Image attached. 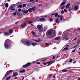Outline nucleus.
Here are the masks:
<instances>
[{"mask_svg":"<svg viewBox=\"0 0 80 80\" xmlns=\"http://www.w3.org/2000/svg\"><path fill=\"white\" fill-rule=\"evenodd\" d=\"M12 43L13 42L9 39L6 40L4 44V47L6 49H8L12 46Z\"/></svg>","mask_w":80,"mask_h":80,"instance_id":"f257e3e1","label":"nucleus"},{"mask_svg":"<svg viewBox=\"0 0 80 80\" xmlns=\"http://www.w3.org/2000/svg\"><path fill=\"white\" fill-rule=\"evenodd\" d=\"M24 42L25 45H26L27 46H30L31 45V42H30V41L28 40V39H26L24 40Z\"/></svg>","mask_w":80,"mask_h":80,"instance_id":"f03ea898","label":"nucleus"},{"mask_svg":"<svg viewBox=\"0 0 80 80\" xmlns=\"http://www.w3.org/2000/svg\"><path fill=\"white\" fill-rule=\"evenodd\" d=\"M80 2H77L76 4V6H75L74 7V10L76 11H77V10H78V7H79V5H80Z\"/></svg>","mask_w":80,"mask_h":80,"instance_id":"7ed1b4c3","label":"nucleus"},{"mask_svg":"<svg viewBox=\"0 0 80 80\" xmlns=\"http://www.w3.org/2000/svg\"><path fill=\"white\" fill-rule=\"evenodd\" d=\"M13 72V71L10 70L9 71H8L6 73L5 77H7V76H8V75H9L10 74V73H12Z\"/></svg>","mask_w":80,"mask_h":80,"instance_id":"20e7f679","label":"nucleus"},{"mask_svg":"<svg viewBox=\"0 0 80 80\" xmlns=\"http://www.w3.org/2000/svg\"><path fill=\"white\" fill-rule=\"evenodd\" d=\"M47 33L48 35L50 36L52 34L53 32H52V30H49L47 31Z\"/></svg>","mask_w":80,"mask_h":80,"instance_id":"39448f33","label":"nucleus"},{"mask_svg":"<svg viewBox=\"0 0 80 80\" xmlns=\"http://www.w3.org/2000/svg\"><path fill=\"white\" fill-rule=\"evenodd\" d=\"M27 26V23H24L23 24H22L21 25V27L22 28H25Z\"/></svg>","mask_w":80,"mask_h":80,"instance_id":"423d86ee","label":"nucleus"},{"mask_svg":"<svg viewBox=\"0 0 80 80\" xmlns=\"http://www.w3.org/2000/svg\"><path fill=\"white\" fill-rule=\"evenodd\" d=\"M32 10V12H35V10H37V7H33L32 8H31Z\"/></svg>","mask_w":80,"mask_h":80,"instance_id":"0eeeda50","label":"nucleus"},{"mask_svg":"<svg viewBox=\"0 0 80 80\" xmlns=\"http://www.w3.org/2000/svg\"><path fill=\"white\" fill-rule=\"evenodd\" d=\"M37 28L38 29V30H40V29H42V26L41 25H38L37 26Z\"/></svg>","mask_w":80,"mask_h":80,"instance_id":"6e6552de","label":"nucleus"},{"mask_svg":"<svg viewBox=\"0 0 80 80\" xmlns=\"http://www.w3.org/2000/svg\"><path fill=\"white\" fill-rule=\"evenodd\" d=\"M53 63V61H49L48 62V65L47 66H49V65H50L52 64Z\"/></svg>","mask_w":80,"mask_h":80,"instance_id":"1a4fd4ad","label":"nucleus"},{"mask_svg":"<svg viewBox=\"0 0 80 80\" xmlns=\"http://www.w3.org/2000/svg\"><path fill=\"white\" fill-rule=\"evenodd\" d=\"M45 18H41L39 19L40 22H43V21H45Z\"/></svg>","mask_w":80,"mask_h":80,"instance_id":"9d476101","label":"nucleus"},{"mask_svg":"<svg viewBox=\"0 0 80 80\" xmlns=\"http://www.w3.org/2000/svg\"><path fill=\"white\" fill-rule=\"evenodd\" d=\"M4 36H8V35H10V34L6 32L4 33Z\"/></svg>","mask_w":80,"mask_h":80,"instance_id":"9b49d317","label":"nucleus"},{"mask_svg":"<svg viewBox=\"0 0 80 80\" xmlns=\"http://www.w3.org/2000/svg\"><path fill=\"white\" fill-rule=\"evenodd\" d=\"M31 45H32L33 47L34 46H35V45H37L38 44L37 42H32V43L31 44Z\"/></svg>","mask_w":80,"mask_h":80,"instance_id":"f8f14e48","label":"nucleus"},{"mask_svg":"<svg viewBox=\"0 0 80 80\" xmlns=\"http://www.w3.org/2000/svg\"><path fill=\"white\" fill-rule=\"evenodd\" d=\"M61 39V37L60 36L57 37L55 38V40H60Z\"/></svg>","mask_w":80,"mask_h":80,"instance_id":"ddd939ff","label":"nucleus"},{"mask_svg":"<svg viewBox=\"0 0 80 80\" xmlns=\"http://www.w3.org/2000/svg\"><path fill=\"white\" fill-rule=\"evenodd\" d=\"M18 73L17 72H15L14 74L12 76V77H16L17 75H18Z\"/></svg>","mask_w":80,"mask_h":80,"instance_id":"4468645a","label":"nucleus"},{"mask_svg":"<svg viewBox=\"0 0 80 80\" xmlns=\"http://www.w3.org/2000/svg\"><path fill=\"white\" fill-rule=\"evenodd\" d=\"M58 13H54V14H52V16L55 15V17H57L58 16Z\"/></svg>","mask_w":80,"mask_h":80,"instance_id":"2eb2a0df","label":"nucleus"},{"mask_svg":"<svg viewBox=\"0 0 80 80\" xmlns=\"http://www.w3.org/2000/svg\"><path fill=\"white\" fill-rule=\"evenodd\" d=\"M62 72H68V70H67V69H64L62 70Z\"/></svg>","mask_w":80,"mask_h":80,"instance_id":"dca6fc26","label":"nucleus"},{"mask_svg":"<svg viewBox=\"0 0 80 80\" xmlns=\"http://www.w3.org/2000/svg\"><path fill=\"white\" fill-rule=\"evenodd\" d=\"M28 11V12L29 11V12L30 13H32V9L31 8H29Z\"/></svg>","mask_w":80,"mask_h":80,"instance_id":"f3484780","label":"nucleus"},{"mask_svg":"<svg viewBox=\"0 0 80 80\" xmlns=\"http://www.w3.org/2000/svg\"><path fill=\"white\" fill-rule=\"evenodd\" d=\"M13 32V31L12 29H11L9 30V33H12Z\"/></svg>","mask_w":80,"mask_h":80,"instance_id":"a211bd4d","label":"nucleus"},{"mask_svg":"<svg viewBox=\"0 0 80 80\" xmlns=\"http://www.w3.org/2000/svg\"><path fill=\"white\" fill-rule=\"evenodd\" d=\"M27 66L29 67V66H30L31 65V62H28L26 64Z\"/></svg>","mask_w":80,"mask_h":80,"instance_id":"6ab92c4d","label":"nucleus"},{"mask_svg":"<svg viewBox=\"0 0 80 80\" xmlns=\"http://www.w3.org/2000/svg\"><path fill=\"white\" fill-rule=\"evenodd\" d=\"M35 42H40L41 41V40L40 38H38V40H34Z\"/></svg>","mask_w":80,"mask_h":80,"instance_id":"aec40b11","label":"nucleus"},{"mask_svg":"<svg viewBox=\"0 0 80 80\" xmlns=\"http://www.w3.org/2000/svg\"><path fill=\"white\" fill-rule=\"evenodd\" d=\"M70 3L68 4L66 6V8H69V7H70Z\"/></svg>","mask_w":80,"mask_h":80,"instance_id":"412c9836","label":"nucleus"},{"mask_svg":"<svg viewBox=\"0 0 80 80\" xmlns=\"http://www.w3.org/2000/svg\"><path fill=\"white\" fill-rule=\"evenodd\" d=\"M11 77H11V76H9L8 77H7V78L6 79V80H10V78H11Z\"/></svg>","mask_w":80,"mask_h":80,"instance_id":"4be33fe9","label":"nucleus"},{"mask_svg":"<svg viewBox=\"0 0 80 80\" xmlns=\"http://www.w3.org/2000/svg\"><path fill=\"white\" fill-rule=\"evenodd\" d=\"M25 72V70L23 69L22 70L20 71V73H24V72Z\"/></svg>","mask_w":80,"mask_h":80,"instance_id":"5701e85b","label":"nucleus"},{"mask_svg":"<svg viewBox=\"0 0 80 80\" xmlns=\"http://www.w3.org/2000/svg\"><path fill=\"white\" fill-rule=\"evenodd\" d=\"M22 67H23V68H27V67H28L27 65V64H26L25 65H23L22 66Z\"/></svg>","mask_w":80,"mask_h":80,"instance_id":"b1692460","label":"nucleus"},{"mask_svg":"<svg viewBox=\"0 0 80 80\" xmlns=\"http://www.w3.org/2000/svg\"><path fill=\"white\" fill-rule=\"evenodd\" d=\"M47 60V58H42L41 59V60L43 62H44V61H45V60Z\"/></svg>","mask_w":80,"mask_h":80,"instance_id":"393cba45","label":"nucleus"},{"mask_svg":"<svg viewBox=\"0 0 80 80\" xmlns=\"http://www.w3.org/2000/svg\"><path fill=\"white\" fill-rule=\"evenodd\" d=\"M65 4V2H62L61 4L60 5L61 6H63Z\"/></svg>","mask_w":80,"mask_h":80,"instance_id":"a878e982","label":"nucleus"},{"mask_svg":"<svg viewBox=\"0 0 80 80\" xmlns=\"http://www.w3.org/2000/svg\"><path fill=\"white\" fill-rule=\"evenodd\" d=\"M5 7L6 8H8V3H6L5 5Z\"/></svg>","mask_w":80,"mask_h":80,"instance_id":"bb28decb","label":"nucleus"},{"mask_svg":"<svg viewBox=\"0 0 80 80\" xmlns=\"http://www.w3.org/2000/svg\"><path fill=\"white\" fill-rule=\"evenodd\" d=\"M52 74H50L49 75V78H51L52 77Z\"/></svg>","mask_w":80,"mask_h":80,"instance_id":"cd10ccee","label":"nucleus"},{"mask_svg":"<svg viewBox=\"0 0 80 80\" xmlns=\"http://www.w3.org/2000/svg\"><path fill=\"white\" fill-rule=\"evenodd\" d=\"M68 48H65L63 50H62V51H64V50H68Z\"/></svg>","mask_w":80,"mask_h":80,"instance_id":"c85d7f7f","label":"nucleus"},{"mask_svg":"<svg viewBox=\"0 0 80 80\" xmlns=\"http://www.w3.org/2000/svg\"><path fill=\"white\" fill-rule=\"evenodd\" d=\"M28 23L29 24H32L33 23V21H29L28 22Z\"/></svg>","mask_w":80,"mask_h":80,"instance_id":"c756f323","label":"nucleus"},{"mask_svg":"<svg viewBox=\"0 0 80 80\" xmlns=\"http://www.w3.org/2000/svg\"><path fill=\"white\" fill-rule=\"evenodd\" d=\"M67 36L66 35H64V36H63V38H64V39H67Z\"/></svg>","mask_w":80,"mask_h":80,"instance_id":"7c9ffc66","label":"nucleus"},{"mask_svg":"<svg viewBox=\"0 0 80 80\" xmlns=\"http://www.w3.org/2000/svg\"><path fill=\"white\" fill-rule=\"evenodd\" d=\"M49 22H53V19H49Z\"/></svg>","mask_w":80,"mask_h":80,"instance_id":"2f4dec72","label":"nucleus"},{"mask_svg":"<svg viewBox=\"0 0 80 80\" xmlns=\"http://www.w3.org/2000/svg\"><path fill=\"white\" fill-rule=\"evenodd\" d=\"M60 20H63V16H60Z\"/></svg>","mask_w":80,"mask_h":80,"instance_id":"473e14b6","label":"nucleus"},{"mask_svg":"<svg viewBox=\"0 0 80 80\" xmlns=\"http://www.w3.org/2000/svg\"><path fill=\"white\" fill-rule=\"evenodd\" d=\"M42 64H43L44 65H47L48 64V62H42Z\"/></svg>","mask_w":80,"mask_h":80,"instance_id":"72a5a7b5","label":"nucleus"},{"mask_svg":"<svg viewBox=\"0 0 80 80\" xmlns=\"http://www.w3.org/2000/svg\"><path fill=\"white\" fill-rule=\"evenodd\" d=\"M13 8V5H11V6L10 7V8H9V9L10 10V8Z\"/></svg>","mask_w":80,"mask_h":80,"instance_id":"f704fd0d","label":"nucleus"},{"mask_svg":"<svg viewBox=\"0 0 80 80\" xmlns=\"http://www.w3.org/2000/svg\"><path fill=\"white\" fill-rule=\"evenodd\" d=\"M56 23H58V22H59V20H58V19H57L56 20Z\"/></svg>","mask_w":80,"mask_h":80,"instance_id":"c9c22d12","label":"nucleus"},{"mask_svg":"<svg viewBox=\"0 0 80 80\" xmlns=\"http://www.w3.org/2000/svg\"><path fill=\"white\" fill-rule=\"evenodd\" d=\"M18 8H22V5L21 4L18 6Z\"/></svg>","mask_w":80,"mask_h":80,"instance_id":"e433bc0d","label":"nucleus"},{"mask_svg":"<svg viewBox=\"0 0 80 80\" xmlns=\"http://www.w3.org/2000/svg\"><path fill=\"white\" fill-rule=\"evenodd\" d=\"M38 31L39 32H43V30L42 29L38 30Z\"/></svg>","mask_w":80,"mask_h":80,"instance_id":"4c0bfd02","label":"nucleus"},{"mask_svg":"<svg viewBox=\"0 0 80 80\" xmlns=\"http://www.w3.org/2000/svg\"><path fill=\"white\" fill-rule=\"evenodd\" d=\"M65 47H66V48H68V47H70V45H66L65 46Z\"/></svg>","mask_w":80,"mask_h":80,"instance_id":"58836bf2","label":"nucleus"},{"mask_svg":"<svg viewBox=\"0 0 80 80\" xmlns=\"http://www.w3.org/2000/svg\"><path fill=\"white\" fill-rule=\"evenodd\" d=\"M78 45V44H77L76 45L74 46L72 48H75L76 47H77V46Z\"/></svg>","mask_w":80,"mask_h":80,"instance_id":"ea45409f","label":"nucleus"},{"mask_svg":"<svg viewBox=\"0 0 80 80\" xmlns=\"http://www.w3.org/2000/svg\"><path fill=\"white\" fill-rule=\"evenodd\" d=\"M64 11H63V10H62V11L61 12V13H62V14H63V13H64Z\"/></svg>","mask_w":80,"mask_h":80,"instance_id":"a19ab883","label":"nucleus"},{"mask_svg":"<svg viewBox=\"0 0 80 80\" xmlns=\"http://www.w3.org/2000/svg\"><path fill=\"white\" fill-rule=\"evenodd\" d=\"M28 10L26 11H25V12H24V13H28Z\"/></svg>","mask_w":80,"mask_h":80,"instance_id":"79ce46f5","label":"nucleus"},{"mask_svg":"<svg viewBox=\"0 0 80 80\" xmlns=\"http://www.w3.org/2000/svg\"><path fill=\"white\" fill-rule=\"evenodd\" d=\"M26 5V4H23L22 5V7H25Z\"/></svg>","mask_w":80,"mask_h":80,"instance_id":"37998d69","label":"nucleus"},{"mask_svg":"<svg viewBox=\"0 0 80 80\" xmlns=\"http://www.w3.org/2000/svg\"><path fill=\"white\" fill-rule=\"evenodd\" d=\"M13 14L14 16H15V15H17V13H16V12H13Z\"/></svg>","mask_w":80,"mask_h":80,"instance_id":"c03bdc74","label":"nucleus"},{"mask_svg":"<svg viewBox=\"0 0 80 80\" xmlns=\"http://www.w3.org/2000/svg\"><path fill=\"white\" fill-rule=\"evenodd\" d=\"M69 62H72V58H70V60L68 61Z\"/></svg>","mask_w":80,"mask_h":80,"instance_id":"a18cd8bd","label":"nucleus"},{"mask_svg":"<svg viewBox=\"0 0 80 80\" xmlns=\"http://www.w3.org/2000/svg\"><path fill=\"white\" fill-rule=\"evenodd\" d=\"M45 45H50V43H45Z\"/></svg>","mask_w":80,"mask_h":80,"instance_id":"49530a36","label":"nucleus"},{"mask_svg":"<svg viewBox=\"0 0 80 80\" xmlns=\"http://www.w3.org/2000/svg\"><path fill=\"white\" fill-rule=\"evenodd\" d=\"M53 35H56V34H57L55 32H54L53 33Z\"/></svg>","mask_w":80,"mask_h":80,"instance_id":"de8ad7c7","label":"nucleus"},{"mask_svg":"<svg viewBox=\"0 0 80 80\" xmlns=\"http://www.w3.org/2000/svg\"><path fill=\"white\" fill-rule=\"evenodd\" d=\"M32 33L33 35H35V32H33V31H32Z\"/></svg>","mask_w":80,"mask_h":80,"instance_id":"09e8293b","label":"nucleus"},{"mask_svg":"<svg viewBox=\"0 0 80 80\" xmlns=\"http://www.w3.org/2000/svg\"><path fill=\"white\" fill-rule=\"evenodd\" d=\"M15 10V9H14V8H12L11 9V11H14Z\"/></svg>","mask_w":80,"mask_h":80,"instance_id":"8fccbe9b","label":"nucleus"},{"mask_svg":"<svg viewBox=\"0 0 80 80\" xmlns=\"http://www.w3.org/2000/svg\"><path fill=\"white\" fill-rule=\"evenodd\" d=\"M65 7V6H62L61 8V9H63V8H64Z\"/></svg>","mask_w":80,"mask_h":80,"instance_id":"3c124183","label":"nucleus"},{"mask_svg":"<svg viewBox=\"0 0 80 80\" xmlns=\"http://www.w3.org/2000/svg\"><path fill=\"white\" fill-rule=\"evenodd\" d=\"M18 12H21L22 11V9H18Z\"/></svg>","mask_w":80,"mask_h":80,"instance_id":"603ef678","label":"nucleus"},{"mask_svg":"<svg viewBox=\"0 0 80 80\" xmlns=\"http://www.w3.org/2000/svg\"><path fill=\"white\" fill-rule=\"evenodd\" d=\"M64 11L65 12H67V10H66V9H64Z\"/></svg>","mask_w":80,"mask_h":80,"instance_id":"864d4df0","label":"nucleus"},{"mask_svg":"<svg viewBox=\"0 0 80 80\" xmlns=\"http://www.w3.org/2000/svg\"><path fill=\"white\" fill-rule=\"evenodd\" d=\"M76 50V48L75 49H74V50H73L72 51V52H75V50Z\"/></svg>","mask_w":80,"mask_h":80,"instance_id":"5fc2aeb1","label":"nucleus"},{"mask_svg":"<svg viewBox=\"0 0 80 80\" xmlns=\"http://www.w3.org/2000/svg\"><path fill=\"white\" fill-rule=\"evenodd\" d=\"M77 38V37H76L73 40V41H75V40H76V39Z\"/></svg>","mask_w":80,"mask_h":80,"instance_id":"6e6d98bb","label":"nucleus"},{"mask_svg":"<svg viewBox=\"0 0 80 80\" xmlns=\"http://www.w3.org/2000/svg\"><path fill=\"white\" fill-rule=\"evenodd\" d=\"M23 13H24V12L25 11V10H22Z\"/></svg>","mask_w":80,"mask_h":80,"instance_id":"4d7b16f0","label":"nucleus"},{"mask_svg":"<svg viewBox=\"0 0 80 80\" xmlns=\"http://www.w3.org/2000/svg\"><path fill=\"white\" fill-rule=\"evenodd\" d=\"M36 64H40V62H37V63H36Z\"/></svg>","mask_w":80,"mask_h":80,"instance_id":"13d9d810","label":"nucleus"},{"mask_svg":"<svg viewBox=\"0 0 80 80\" xmlns=\"http://www.w3.org/2000/svg\"><path fill=\"white\" fill-rule=\"evenodd\" d=\"M58 35H62V33L60 32H59Z\"/></svg>","mask_w":80,"mask_h":80,"instance_id":"bf43d9fd","label":"nucleus"},{"mask_svg":"<svg viewBox=\"0 0 80 80\" xmlns=\"http://www.w3.org/2000/svg\"><path fill=\"white\" fill-rule=\"evenodd\" d=\"M32 1H33V0H30V1H28V2H31Z\"/></svg>","mask_w":80,"mask_h":80,"instance_id":"052dcab7","label":"nucleus"},{"mask_svg":"<svg viewBox=\"0 0 80 80\" xmlns=\"http://www.w3.org/2000/svg\"><path fill=\"white\" fill-rule=\"evenodd\" d=\"M55 58V57L53 56L52 58V60L54 59Z\"/></svg>","mask_w":80,"mask_h":80,"instance_id":"680f3d73","label":"nucleus"},{"mask_svg":"<svg viewBox=\"0 0 80 80\" xmlns=\"http://www.w3.org/2000/svg\"><path fill=\"white\" fill-rule=\"evenodd\" d=\"M59 57H60V56H59V55H58L57 56V58H59Z\"/></svg>","mask_w":80,"mask_h":80,"instance_id":"e2e57ef3","label":"nucleus"},{"mask_svg":"<svg viewBox=\"0 0 80 80\" xmlns=\"http://www.w3.org/2000/svg\"><path fill=\"white\" fill-rule=\"evenodd\" d=\"M77 62V61H75L73 62V63H75Z\"/></svg>","mask_w":80,"mask_h":80,"instance_id":"0e129e2a","label":"nucleus"},{"mask_svg":"<svg viewBox=\"0 0 80 80\" xmlns=\"http://www.w3.org/2000/svg\"><path fill=\"white\" fill-rule=\"evenodd\" d=\"M59 17H60V14H59L58 17V18H59Z\"/></svg>","mask_w":80,"mask_h":80,"instance_id":"69168bd1","label":"nucleus"},{"mask_svg":"<svg viewBox=\"0 0 80 80\" xmlns=\"http://www.w3.org/2000/svg\"><path fill=\"white\" fill-rule=\"evenodd\" d=\"M36 2H38V0H36L35 1Z\"/></svg>","mask_w":80,"mask_h":80,"instance_id":"338daca9","label":"nucleus"},{"mask_svg":"<svg viewBox=\"0 0 80 80\" xmlns=\"http://www.w3.org/2000/svg\"><path fill=\"white\" fill-rule=\"evenodd\" d=\"M78 30H79L80 32V28H79L78 29Z\"/></svg>","mask_w":80,"mask_h":80,"instance_id":"774afa93","label":"nucleus"}]
</instances>
